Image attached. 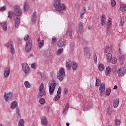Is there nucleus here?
Listing matches in <instances>:
<instances>
[{
	"label": "nucleus",
	"mask_w": 126,
	"mask_h": 126,
	"mask_svg": "<svg viewBox=\"0 0 126 126\" xmlns=\"http://www.w3.org/2000/svg\"><path fill=\"white\" fill-rule=\"evenodd\" d=\"M14 14L15 15L14 22L16 28H18L20 23V15L22 14L21 9L18 5L14 6Z\"/></svg>",
	"instance_id": "f257e3e1"
},
{
	"label": "nucleus",
	"mask_w": 126,
	"mask_h": 126,
	"mask_svg": "<svg viewBox=\"0 0 126 126\" xmlns=\"http://www.w3.org/2000/svg\"><path fill=\"white\" fill-rule=\"evenodd\" d=\"M53 6L56 9V10L59 12L62 11L61 13L63 12L64 9H65V5L63 3H61V0H54Z\"/></svg>",
	"instance_id": "f03ea898"
},
{
	"label": "nucleus",
	"mask_w": 126,
	"mask_h": 126,
	"mask_svg": "<svg viewBox=\"0 0 126 126\" xmlns=\"http://www.w3.org/2000/svg\"><path fill=\"white\" fill-rule=\"evenodd\" d=\"M44 88V84L42 83L39 87V91L37 96L38 99H41V98H43V97H46V90H45Z\"/></svg>",
	"instance_id": "7ed1b4c3"
},
{
	"label": "nucleus",
	"mask_w": 126,
	"mask_h": 126,
	"mask_svg": "<svg viewBox=\"0 0 126 126\" xmlns=\"http://www.w3.org/2000/svg\"><path fill=\"white\" fill-rule=\"evenodd\" d=\"M65 77V72H64V68H62L59 70V73L57 74V78L60 81H63V79Z\"/></svg>",
	"instance_id": "20e7f679"
},
{
	"label": "nucleus",
	"mask_w": 126,
	"mask_h": 126,
	"mask_svg": "<svg viewBox=\"0 0 126 126\" xmlns=\"http://www.w3.org/2000/svg\"><path fill=\"white\" fill-rule=\"evenodd\" d=\"M56 87V81L52 80L49 85V90L50 95H53L54 91H55V88Z\"/></svg>",
	"instance_id": "39448f33"
},
{
	"label": "nucleus",
	"mask_w": 126,
	"mask_h": 126,
	"mask_svg": "<svg viewBox=\"0 0 126 126\" xmlns=\"http://www.w3.org/2000/svg\"><path fill=\"white\" fill-rule=\"evenodd\" d=\"M31 50H32V39H29L26 43L25 51L26 53H29L31 52Z\"/></svg>",
	"instance_id": "423d86ee"
},
{
	"label": "nucleus",
	"mask_w": 126,
	"mask_h": 126,
	"mask_svg": "<svg viewBox=\"0 0 126 126\" xmlns=\"http://www.w3.org/2000/svg\"><path fill=\"white\" fill-rule=\"evenodd\" d=\"M11 109L12 110L16 109V112L17 113V116H19V117H20V112H19L17 102L13 101L11 103Z\"/></svg>",
	"instance_id": "0eeeda50"
},
{
	"label": "nucleus",
	"mask_w": 126,
	"mask_h": 126,
	"mask_svg": "<svg viewBox=\"0 0 126 126\" xmlns=\"http://www.w3.org/2000/svg\"><path fill=\"white\" fill-rule=\"evenodd\" d=\"M4 97L6 102H9V101H11V100H12L13 95H12V93L11 92H9L7 93L5 92Z\"/></svg>",
	"instance_id": "6e6552de"
},
{
	"label": "nucleus",
	"mask_w": 126,
	"mask_h": 126,
	"mask_svg": "<svg viewBox=\"0 0 126 126\" xmlns=\"http://www.w3.org/2000/svg\"><path fill=\"white\" fill-rule=\"evenodd\" d=\"M105 84L104 83H101L99 87V95L101 97H103L105 95Z\"/></svg>",
	"instance_id": "1a4fd4ad"
},
{
	"label": "nucleus",
	"mask_w": 126,
	"mask_h": 126,
	"mask_svg": "<svg viewBox=\"0 0 126 126\" xmlns=\"http://www.w3.org/2000/svg\"><path fill=\"white\" fill-rule=\"evenodd\" d=\"M22 69L24 72L25 73L26 75H27L30 71V69H29V66L26 63H23L22 64Z\"/></svg>",
	"instance_id": "9d476101"
},
{
	"label": "nucleus",
	"mask_w": 126,
	"mask_h": 126,
	"mask_svg": "<svg viewBox=\"0 0 126 126\" xmlns=\"http://www.w3.org/2000/svg\"><path fill=\"white\" fill-rule=\"evenodd\" d=\"M117 73L119 77H122V76H124L125 74L126 73V70L125 68H120L117 70Z\"/></svg>",
	"instance_id": "9b49d317"
},
{
	"label": "nucleus",
	"mask_w": 126,
	"mask_h": 126,
	"mask_svg": "<svg viewBox=\"0 0 126 126\" xmlns=\"http://www.w3.org/2000/svg\"><path fill=\"white\" fill-rule=\"evenodd\" d=\"M10 74V68L9 67H6L4 68V77L7 78Z\"/></svg>",
	"instance_id": "f8f14e48"
},
{
	"label": "nucleus",
	"mask_w": 126,
	"mask_h": 126,
	"mask_svg": "<svg viewBox=\"0 0 126 126\" xmlns=\"http://www.w3.org/2000/svg\"><path fill=\"white\" fill-rule=\"evenodd\" d=\"M71 65H72V62L70 59H68L66 62V67L68 70H70L71 69Z\"/></svg>",
	"instance_id": "ddd939ff"
},
{
	"label": "nucleus",
	"mask_w": 126,
	"mask_h": 126,
	"mask_svg": "<svg viewBox=\"0 0 126 126\" xmlns=\"http://www.w3.org/2000/svg\"><path fill=\"white\" fill-rule=\"evenodd\" d=\"M65 45V42H64V40L60 39L58 40L57 42V46L60 47V48L62 47H64Z\"/></svg>",
	"instance_id": "4468645a"
},
{
	"label": "nucleus",
	"mask_w": 126,
	"mask_h": 126,
	"mask_svg": "<svg viewBox=\"0 0 126 126\" xmlns=\"http://www.w3.org/2000/svg\"><path fill=\"white\" fill-rule=\"evenodd\" d=\"M90 108H92V103L88 102L86 104L85 106L83 107V111H87L88 109H90Z\"/></svg>",
	"instance_id": "2eb2a0df"
},
{
	"label": "nucleus",
	"mask_w": 126,
	"mask_h": 126,
	"mask_svg": "<svg viewBox=\"0 0 126 126\" xmlns=\"http://www.w3.org/2000/svg\"><path fill=\"white\" fill-rule=\"evenodd\" d=\"M106 20H107L106 15H102L101 17V24L102 25H106Z\"/></svg>",
	"instance_id": "dca6fc26"
},
{
	"label": "nucleus",
	"mask_w": 126,
	"mask_h": 126,
	"mask_svg": "<svg viewBox=\"0 0 126 126\" xmlns=\"http://www.w3.org/2000/svg\"><path fill=\"white\" fill-rule=\"evenodd\" d=\"M66 36L68 37L69 39H72V30L71 29L69 28L68 29Z\"/></svg>",
	"instance_id": "f3484780"
},
{
	"label": "nucleus",
	"mask_w": 126,
	"mask_h": 126,
	"mask_svg": "<svg viewBox=\"0 0 126 126\" xmlns=\"http://www.w3.org/2000/svg\"><path fill=\"white\" fill-rule=\"evenodd\" d=\"M78 25V32L79 33H82L83 32V24H82V23L80 22Z\"/></svg>",
	"instance_id": "a211bd4d"
},
{
	"label": "nucleus",
	"mask_w": 126,
	"mask_h": 126,
	"mask_svg": "<svg viewBox=\"0 0 126 126\" xmlns=\"http://www.w3.org/2000/svg\"><path fill=\"white\" fill-rule=\"evenodd\" d=\"M32 20L33 23H35L36 22V20H37V12H34L32 17Z\"/></svg>",
	"instance_id": "6ab92c4d"
},
{
	"label": "nucleus",
	"mask_w": 126,
	"mask_h": 126,
	"mask_svg": "<svg viewBox=\"0 0 126 126\" xmlns=\"http://www.w3.org/2000/svg\"><path fill=\"white\" fill-rule=\"evenodd\" d=\"M118 11H122L123 12L126 11V5L122 4L119 8Z\"/></svg>",
	"instance_id": "aec40b11"
},
{
	"label": "nucleus",
	"mask_w": 126,
	"mask_h": 126,
	"mask_svg": "<svg viewBox=\"0 0 126 126\" xmlns=\"http://www.w3.org/2000/svg\"><path fill=\"white\" fill-rule=\"evenodd\" d=\"M5 46L6 48H11L12 47H14L13 45V41L12 40H9V42L6 44Z\"/></svg>",
	"instance_id": "412c9836"
},
{
	"label": "nucleus",
	"mask_w": 126,
	"mask_h": 126,
	"mask_svg": "<svg viewBox=\"0 0 126 126\" xmlns=\"http://www.w3.org/2000/svg\"><path fill=\"white\" fill-rule=\"evenodd\" d=\"M5 46L6 48H11L12 47H14L13 45V41L12 40H9V42L6 44Z\"/></svg>",
	"instance_id": "4be33fe9"
},
{
	"label": "nucleus",
	"mask_w": 126,
	"mask_h": 126,
	"mask_svg": "<svg viewBox=\"0 0 126 126\" xmlns=\"http://www.w3.org/2000/svg\"><path fill=\"white\" fill-rule=\"evenodd\" d=\"M41 123L44 125V126H47V124L48 123V121L47 120V117L45 116H43L42 117Z\"/></svg>",
	"instance_id": "5701e85b"
},
{
	"label": "nucleus",
	"mask_w": 126,
	"mask_h": 126,
	"mask_svg": "<svg viewBox=\"0 0 126 126\" xmlns=\"http://www.w3.org/2000/svg\"><path fill=\"white\" fill-rule=\"evenodd\" d=\"M1 25L3 27V30L4 31H6L7 30V23L5 22L1 23Z\"/></svg>",
	"instance_id": "b1692460"
},
{
	"label": "nucleus",
	"mask_w": 126,
	"mask_h": 126,
	"mask_svg": "<svg viewBox=\"0 0 126 126\" xmlns=\"http://www.w3.org/2000/svg\"><path fill=\"white\" fill-rule=\"evenodd\" d=\"M85 13H86V8H85V7H83L80 15V18L81 19H83V15H84Z\"/></svg>",
	"instance_id": "393cba45"
},
{
	"label": "nucleus",
	"mask_w": 126,
	"mask_h": 126,
	"mask_svg": "<svg viewBox=\"0 0 126 126\" xmlns=\"http://www.w3.org/2000/svg\"><path fill=\"white\" fill-rule=\"evenodd\" d=\"M106 58L108 63H110L111 62V59L113 58L112 56V54L108 53L106 55Z\"/></svg>",
	"instance_id": "a878e982"
},
{
	"label": "nucleus",
	"mask_w": 126,
	"mask_h": 126,
	"mask_svg": "<svg viewBox=\"0 0 126 126\" xmlns=\"http://www.w3.org/2000/svg\"><path fill=\"white\" fill-rule=\"evenodd\" d=\"M113 105L114 108H117L119 106V98L116 99L113 101Z\"/></svg>",
	"instance_id": "bb28decb"
},
{
	"label": "nucleus",
	"mask_w": 126,
	"mask_h": 126,
	"mask_svg": "<svg viewBox=\"0 0 126 126\" xmlns=\"http://www.w3.org/2000/svg\"><path fill=\"white\" fill-rule=\"evenodd\" d=\"M84 51L86 53V56H90V54H89V52L90 51L89 48H88V47H85L84 48Z\"/></svg>",
	"instance_id": "cd10ccee"
},
{
	"label": "nucleus",
	"mask_w": 126,
	"mask_h": 126,
	"mask_svg": "<svg viewBox=\"0 0 126 126\" xmlns=\"http://www.w3.org/2000/svg\"><path fill=\"white\" fill-rule=\"evenodd\" d=\"M77 66H78L77 63L75 62H73L72 64L73 70H76V69H77Z\"/></svg>",
	"instance_id": "c85d7f7f"
},
{
	"label": "nucleus",
	"mask_w": 126,
	"mask_h": 126,
	"mask_svg": "<svg viewBox=\"0 0 126 126\" xmlns=\"http://www.w3.org/2000/svg\"><path fill=\"white\" fill-rule=\"evenodd\" d=\"M63 49L60 48L59 49L58 51L56 52V55H57V56H59L61 54H63Z\"/></svg>",
	"instance_id": "c756f323"
},
{
	"label": "nucleus",
	"mask_w": 126,
	"mask_h": 126,
	"mask_svg": "<svg viewBox=\"0 0 126 126\" xmlns=\"http://www.w3.org/2000/svg\"><path fill=\"white\" fill-rule=\"evenodd\" d=\"M39 49H42V48L44 46V40H42L39 42L38 44Z\"/></svg>",
	"instance_id": "7c9ffc66"
},
{
	"label": "nucleus",
	"mask_w": 126,
	"mask_h": 126,
	"mask_svg": "<svg viewBox=\"0 0 126 126\" xmlns=\"http://www.w3.org/2000/svg\"><path fill=\"white\" fill-rule=\"evenodd\" d=\"M105 73L106 75H108V74H110V73H111V67H106V69L105 70Z\"/></svg>",
	"instance_id": "2f4dec72"
},
{
	"label": "nucleus",
	"mask_w": 126,
	"mask_h": 126,
	"mask_svg": "<svg viewBox=\"0 0 126 126\" xmlns=\"http://www.w3.org/2000/svg\"><path fill=\"white\" fill-rule=\"evenodd\" d=\"M28 9H29V6L28 5V4L26 3L24 6L23 10L24 11H27Z\"/></svg>",
	"instance_id": "473e14b6"
},
{
	"label": "nucleus",
	"mask_w": 126,
	"mask_h": 126,
	"mask_svg": "<svg viewBox=\"0 0 126 126\" xmlns=\"http://www.w3.org/2000/svg\"><path fill=\"white\" fill-rule=\"evenodd\" d=\"M104 68H105V67L104 66V64H100L98 66V69L100 71H102V70H104Z\"/></svg>",
	"instance_id": "72a5a7b5"
},
{
	"label": "nucleus",
	"mask_w": 126,
	"mask_h": 126,
	"mask_svg": "<svg viewBox=\"0 0 126 126\" xmlns=\"http://www.w3.org/2000/svg\"><path fill=\"white\" fill-rule=\"evenodd\" d=\"M110 63H112V64H115V63H117V58L115 57H112V59H111Z\"/></svg>",
	"instance_id": "f704fd0d"
},
{
	"label": "nucleus",
	"mask_w": 126,
	"mask_h": 126,
	"mask_svg": "<svg viewBox=\"0 0 126 126\" xmlns=\"http://www.w3.org/2000/svg\"><path fill=\"white\" fill-rule=\"evenodd\" d=\"M100 84H101V80L99 79H97L95 83L96 86H97V87L100 86V85H101Z\"/></svg>",
	"instance_id": "c9c22d12"
},
{
	"label": "nucleus",
	"mask_w": 126,
	"mask_h": 126,
	"mask_svg": "<svg viewBox=\"0 0 126 126\" xmlns=\"http://www.w3.org/2000/svg\"><path fill=\"white\" fill-rule=\"evenodd\" d=\"M38 99H39V102L40 104H41V105H44V103L46 102V101L45 100V99L42 97Z\"/></svg>",
	"instance_id": "e433bc0d"
},
{
	"label": "nucleus",
	"mask_w": 126,
	"mask_h": 126,
	"mask_svg": "<svg viewBox=\"0 0 126 126\" xmlns=\"http://www.w3.org/2000/svg\"><path fill=\"white\" fill-rule=\"evenodd\" d=\"M19 126H24V120L20 119L19 121Z\"/></svg>",
	"instance_id": "4c0bfd02"
},
{
	"label": "nucleus",
	"mask_w": 126,
	"mask_h": 126,
	"mask_svg": "<svg viewBox=\"0 0 126 126\" xmlns=\"http://www.w3.org/2000/svg\"><path fill=\"white\" fill-rule=\"evenodd\" d=\"M125 24V21H124V19L120 18V23L119 26H124V24Z\"/></svg>",
	"instance_id": "58836bf2"
},
{
	"label": "nucleus",
	"mask_w": 126,
	"mask_h": 126,
	"mask_svg": "<svg viewBox=\"0 0 126 126\" xmlns=\"http://www.w3.org/2000/svg\"><path fill=\"white\" fill-rule=\"evenodd\" d=\"M10 53L11 55H14L15 53V50H14V46L10 47Z\"/></svg>",
	"instance_id": "ea45409f"
},
{
	"label": "nucleus",
	"mask_w": 126,
	"mask_h": 126,
	"mask_svg": "<svg viewBox=\"0 0 126 126\" xmlns=\"http://www.w3.org/2000/svg\"><path fill=\"white\" fill-rule=\"evenodd\" d=\"M24 85H25L26 88H29V87H30V84L27 81H26L24 82Z\"/></svg>",
	"instance_id": "a19ab883"
},
{
	"label": "nucleus",
	"mask_w": 126,
	"mask_h": 126,
	"mask_svg": "<svg viewBox=\"0 0 126 126\" xmlns=\"http://www.w3.org/2000/svg\"><path fill=\"white\" fill-rule=\"evenodd\" d=\"M13 15V12H12V11H9L8 13V18H10V19H11V18H12Z\"/></svg>",
	"instance_id": "79ce46f5"
},
{
	"label": "nucleus",
	"mask_w": 126,
	"mask_h": 126,
	"mask_svg": "<svg viewBox=\"0 0 126 126\" xmlns=\"http://www.w3.org/2000/svg\"><path fill=\"white\" fill-rule=\"evenodd\" d=\"M110 94H111V89H107L106 91V95L110 96Z\"/></svg>",
	"instance_id": "37998d69"
},
{
	"label": "nucleus",
	"mask_w": 126,
	"mask_h": 126,
	"mask_svg": "<svg viewBox=\"0 0 126 126\" xmlns=\"http://www.w3.org/2000/svg\"><path fill=\"white\" fill-rule=\"evenodd\" d=\"M115 124H116V126H120V125L121 124V120L119 119H116Z\"/></svg>",
	"instance_id": "c03bdc74"
},
{
	"label": "nucleus",
	"mask_w": 126,
	"mask_h": 126,
	"mask_svg": "<svg viewBox=\"0 0 126 126\" xmlns=\"http://www.w3.org/2000/svg\"><path fill=\"white\" fill-rule=\"evenodd\" d=\"M111 4L112 7H114L116 6V1L115 0H112L111 2Z\"/></svg>",
	"instance_id": "a18cd8bd"
},
{
	"label": "nucleus",
	"mask_w": 126,
	"mask_h": 126,
	"mask_svg": "<svg viewBox=\"0 0 126 126\" xmlns=\"http://www.w3.org/2000/svg\"><path fill=\"white\" fill-rule=\"evenodd\" d=\"M59 99H60V95L58 94L53 98V101H55L56 102V101H58Z\"/></svg>",
	"instance_id": "49530a36"
},
{
	"label": "nucleus",
	"mask_w": 126,
	"mask_h": 126,
	"mask_svg": "<svg viewBox=\"0 0 126 126\" xmlns=\"http://www.w3.org/2000/svg\"><path fill=\"white\" fill-rule=\"evenodd\" d=\"M107 112L108 114H111L112 112H113V109H112L111 107H109L107 109Z\"/></svg>",
	"instance_id": "de8ad7c7"
},
{
	"label": "nucleus",
	"mask_w": 126,
	"mask_h": 126,
	"mask_svg": "<svg viewBox=\"0 0 126 126\" xmlns=\"http://www.w3.org/2000/svg\"><path fill=\"white\" fill-rule=\"evenodd\" d=\"M61 92H62V89L61 88V87H59L58 88L57 92V95H60V94H61Z\"/></svg>",
	"instance_id": "09e8293b"
},
{
	"label": "nucleus",
	"mask_w": 126,
	"mask_h": 126,
	"mask_svg": "<svg viewBox=\"0 0 126 126\" xmlns=\"http://www.w3.org/2000/svg\"><path fill=\"white\" fill-rule=\"evenodd\" d=\"M109 50H111V48L110 47H109V46H106L104 50V53H108V51H109Z\"/></svg>",
	"instance_id": "8fccbe9b"
},
{
	"label": "nucleus",
	"mask_w": 126,
	"mask_h": 126,
	"mask_svg": "<svg viewBox=\"0 0 126 126\" xmlns=\"http://www.w3.org/2000/svg\"><path fill=\"white\" fill-rule=\"evenodd\" d=\"M0 11H5L6 10V6H4L0 8Z\"/></svg>",
	"instance_id": "3c124183"
},
{
	"label": "nucleus",
	"mask_w": 126,
	"mask_h": 126,
	"mask_svg": "<svg viewBox=\"0 0 126 126\" xmlns=\"http://www.w3.org/2000/svg\"><path fill=\"white\" fill-rule=\"evenodd\" d=\"M56 42H57V38L55 37L53 38L51 40L52 44H55Z\"/></svg>",
	"instance_id": "603ef678"
},
{
	"label": "nucleus",
	"mask_w": 126,
	"mask_h": 126,
	"mask_svg": "<svg viewBox=\"0 0 126 126\" xmlns=\"http://www.w3.org/2000/svg\"><path fill=\"white\" fill-rule=\"evenodd\" d=\"M119 59L120 61H124L125 60V55H121L120 57H119Z\"/></svg>",
	"instance_id": "864d4df0"
},
{
	"label": "nucleus",
	"mask_w": 126,
	"mask_h": 126,
	"mask_svg": "<svg viewBox=\"0 0 126 126\" xmlns=\"http://www.w3.org/2000/svg\"><path fill=\"white\" fill-rule=\"evenodd\" d=\"M67 112H68V109H66V108H65L63 111V115L65 116V115L67 114Z\"/></svg>",
	"instance_id": "5fc2aeb1"
},
{
	"label": "nucleus",
	"mask_w": 126,
	"mask_h": 126,
	"mask_svg": "<svg viewBox=\"0 0 126 126\" xmlns=\"http://www.w3.org/2000/svg\"><path fill=\"white\" fill-rule=\"evenodd\" d=\"M36 63H33L32 64L31 67L32 68H34V69H36Z\"/></svg>",
	"instance_id": "6e6d98bb"
},
{
	"label": "nucleus",
	"mask_w": 126,
	"mask_h": 126,
	"mask_svg": "<svg viewBox=\"0 0 126 126\" xmlns=\"http://www.w3.org/2000/svg\"><path fill=\"white\" fill-rule=\"evenodd\" d=\"M106 24H112V18H109L108 22Z\"/></svg>",
	"instance_id": "4d7b16f0"
},
{
	"label": "nucleus",
	"mask_w": 126,
	"mask_h": 126,
	"mask_svg": "<svg viewBox=\"0 0 126 126\" xmlns=\"http://www.w3.org/2000/svg\"><path fill=\"white\" fill-rule=\"evenodd\" d=\"M94 61L95 63H97V55H95L94 57Z\"/></svg>",
	"instance_id": "13d9d810"
},
{
	"label": "nucleus",
	"mask_w": 126,
	"mask_h": 126,
	"mask_svg": "<svg viewBox=\"0 0 126 126\" xmlns=\"http://www.w3.org/2000/svg\"><path fill=\"white\" fill-rule=\"evenodd\" d=\"M112 71H113V72H116L117 71V67H113L112 69Z\"/></svg>",
	"instance_id": "bf43d9fd"
},
{
	"label": "nucleus",
	"mask_w": 126,
	"mask_h": 126,
	"mask_svg": "<svg viewBox=\"0 0 126 126\" xmlns=\"http://www.w3.org/2000/svg\"><path fill=\"white\" fill-rule=\"evenodd\" d=\"M28 38H29V36H28V35H26L24 38V41H27V40H28Z\"/></svg>",
	"instance_id": "052dcab7"
},
{
	"label": "nucleus",
	"mask_w": 126,
	"mask_h": 126,
	"mask_svg": "<svg viewBox=\"0 0 126 126\" xmlns=\"http://www.w3.org/2000/svg\"><path fill=\"white\" fill-rule=\"evenodd\" d=\"M107 30H109L111 28V24H106Z\"/></svg>",
	"instance_id": "680f3d73"
},
{
	"label": "nucleus",
	"mask_w": 126,
	"mask_h": 126,
	"mask_svg": "<svg viewBox=\"0 0 126 126\" xmlns=\"http://www.w3.org/2000/svg\"><path fill=\"white\" fill-rule=\"evenodd\" d=\"M38 74H40L41 76V78H42L43 79H46V76H42V73L41 72H38Z\"/></svg>",
	"instance_id": "e2e57ef3"
},
{
	"label": "nucleus",
	"mask_w": 126,
	"mask_h": 126,
	"mask_svg": "<svg viewBox=\"0 0 126 126\" xmlns=\"http://www.w3.org/2000/svg\"><path fill=\"white\" fill-rule=\"evenodd\" d=\"M34 57V55H33V54L31 53L29 56H28V58L30 59V58H33Z\"/></svg>",
	"instance_id": "0e129e2a"
},
{
	"label": "nucleus",
	"mask_w": 126,
	"mask_h": 126,
	"mask_svg": "<svg viewBox=\"0 0 126 126\" xmlns=\"http://www.w3.org/2000/svg\"><path fill=\"white\" fill-rule=\"evenodd\" d=\"M67 92H68V90H67V88L64 89V94H66V93H67Z\"/></svg>",
	"instance_id": "69168bd1"
},
{
	"label": "nucleus",
	"mask_w": 126,
	"mask_h": 126,
	"mask_svg": "<svg viewBox=\"0 0 126 126\" xmlns=\"http://www.w3.org/2000/svg\"><path fill=\"white\" fill-rule=\"evenodd\" d=\"M69 108V103H67L66 104V107H65V109L68 110Z\"/></svg>",
	"instance_id": "338daca9"
},
{
	"label": "nucleus",
	"mask_w": 126,
	"mask_h": 126,
	"mask_svg": "<svg viewBox=\"0 0 126 126\" xmlns=\"http://www.w3.org/2000/svg\"><path fill=\"white\" fill-rule=\"evenodd\" d=\"M83 42L84 44H88V42L85 39H83Z\"/></svg>",
	"instance_id": "774afa93"
}]
</instances>
